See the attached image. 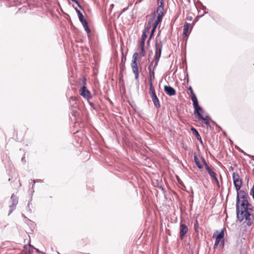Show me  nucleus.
<instances>
[{
	"instance_id": "1",
	"label": "nucleus",
	"mask_w": 254,
	"mask_h": 254,
	"mask_svg": "<svg viewBox=\"0 0 254 254\" xmlns=\"http://www.w3.org/2000/svg\"><path fill=\"white\" fill-rule=\"evenodd\" d=\"M254 209V207L250 202H248L246 206L242 209H240V204H239V210L236 209L237 217L238 220L242 222L245 220V222L247 226L252 225L254 221V215L253 213Z\"/></svg>"
},
{
	"instance_id": "2",
	"label": "nucleus",
	"mask_w": 254,
	"mask_h": 254,
	"mask_svg": "<svg viewBox=\"0 0 254 254\" xmlns=\"http://www.w3.org/2000/svg\"><path fill=\"white\" fill-rule=\"evenodd\" d=\"M138 54L135 52L133 54L132 56V63L131 64V66L132 69V71L135 75V79L137 80L139 76L138 68L137 66V61L138 59Z\"/></svg>"
},
{
	"instance_id": "3",
	"label": "nucleus",
	"mask_w": 254,
	"mask_h": 254,
	"mask_svg": "<svg viewBox=\"0 0 254 254\" xmlns=\"http://www.w3.org/2000/svg\"><path fill=\"white\" fill-rule=\"evenodd\" d=\"M149 93L153 102L155 107L156 108H159L160 107V101L156 95L155 90L151 84H150V87H149Z\"/></svg>"
},
{
	"instance_id": "4",
	"label": "nucleus",
	"mask_w": 254,
	"mask_h": 254,
	"mask_svg": "<svg viewBox=\"0 0 254 254\" xmlns=\"http://www.w3.org/2000/svg\"><path fill=\"white\" fill-rule=\"evenodd\" d=\"M237 198H236V209L239 210V204H240L241 200L249 198L248 193L244 190H237Z\"/></svg>"
},
{
	"instance_id": "5",
	"label": "nucleus",
	"mask_w": 254,
	"mask_h": 254,
	"mask_svg": "<svg viewBox=\"0 0 254 254\" xmlns=\"http://www.w3.org/2000/svg\"><path fill=\"white\" fill-rule=\"evenodd\" d=\"M86 79L84 78L83 79L82 82L83 84V86L80 88L79 90V93L81 96H82L84 98L87 99L89 100V99L91 98L92 95L91 94L89 90L87 89V87L85 86L86 84Z\"/></svg>"
},
{
	"instance_id": "6",
	"label": "nucleus",
	"mask_w": 254,
	"mask_h": 254,
	"mask_svg": "<svg viewBox=\"0 0 254 254\" xmlns=\"http://www.w3.org/2000/svg\"><path fill=\"white\" fill-rule=\"evenodd\" d=\"M234 184L236 190H239L242 185V180L240 179V176L237 172H234L232 175Z\"/></svg>"
},
{
	"instance_id": "7",
	"label": "nucleus",
	"mask_w": 254,
	"mask_h": 254,
	"mask_svg": "<svg viewBox=\"0 0 254 254\" xmlns=\"http://www.w3.org/2000/svg\"><path fill=\"white\" fill-rule=\"evenodd\" d=\"M160 4L158 6L157 8V9L155 11V13H157L158 17H160L161 18H163V16L164 15V3L163 0L161 1Z\"/></svg>"
},
{
	"instance_id": "8",
	"label": "nucleus",
	"mask_w": 254,
	"mask_h": 254,
	"mask_svg": "<svg viewBox=\"0 0 254 254\" xmlns=\"http://www.w3.org/2000/svg\"><path fill=\"white\" fill-rule=\"evenodd\" d=\"M155 54L154 57H161L162 49V42L160 40L158 41L156 40L155 43Z\"/></svg>"
},
{
	"instance_id": "9",
	"label": "nucleus",
	"mask_w": 254,
	"mask_h": 254,
	"mask_svg": "<svg viewBox=\"0 0 254 254\" xmlns=\"http://www.w3.org/2000/svg\"><path fill=\"white\" fill-rule=\"evenodd\" d=\"M164 91L165 93L169 96H173L176 94L175 89L169 85L164 86Z\"/></svg>"
},
{
	"instance_id": "10",
	"label": "nucleus",
	"mask_w": 254,
	"mask_h": 254,
	"mask_svg": "<svg viewBox=\"0 0 254 254\" xmlns=\"http://www.w3.org/2000/svg\"><path fill=\"white\" fill-rule=\"evenodd\" d=\"M162 19H163V18H161L160 17H157V19L155 20V21L154 23L153 27L152 29H151V33L149 36V39H151L152 37L153 36L154 33L156 30V29L158 25L161 22V21H162Z\"/></svg>"
},
{
	"instance_id": "11",
	"label": "nucleus",
	"mask_w": 254,
	"mask_h": 254,
	"mask_svg": "<svg viewBox=\"0 0 254 254\" xmlns=\"http://www.w3.org/2000/svg\"><path fill=\"white\" fill-rule=\"evenodd\" d=\"M188 231V228L187 225L184 224H181L180 226V236L181 238H183Z\"/></svg>"
},
{
	"instance_id": "12",
	"label": "nucleus",
	"mask_w": 254,
	"mask_h": 254,
	"mask_svg": "<svg viewBox=\"0 0 254 254\" xmlns=\"http://www.w3.org/2000/svg\"><path fill=\"white\" fill-rule=\"evenodd\" d=\"M206 170L212 180L215 181L217 183V185L219 186V181L217 177L216 174L213 170H212L210 167H207Z\"/></svg>"
},
{
	"instance_id": "13",
	"label": "nucleus",
	"mask_w": 254,
	"mask_h": 254,
	"mask_svg": "<svg viewBox=\"0 0 254 254\" xmlns=\"http://www.w3.org/2000/svg\"><path fill=\"white\" fill-rule=\"evenodd\" d=\"M225 228L221 229L220 231L216 230L214 233L212 238H224Z\"/></svg>"
},
{
	"instance_id": "14",
	"label": "nucleus",
	"mask_w": 254,
	"mask_h": 254,
	"mask_svg": "<svg viewBox=\"0 0 254 254\" xmlns=\"http://www.w3.org/2000/svg\"><path fill=\"white\" fill-rule=\"evenodd\" d=\"M190 130L192 132V133L196 136L197 139L199 141L200 143L203 145V141L201 139V136L200 135L198 131L193 127H191Z\"/></svg>"
},
{
	"instance_id": "15",
	"label": "nucleus",
	"mask_w": 254,
	"mask_h": 254,
	"mask_svg": "<svg viewBox=\"0 0 254 254\" xmlns=\"http://www.w3.org/2000/svg\"><path fill=\"white\" fill-rule=\"evenodd\" d=\"M194 108V114L198 117L199 114H202L200 112H203L202 108L199 105V103L193 106Z\"/></svg>"
},
{
	"instance_id": "16",
	"label": "nucleus",
	"mask_w": 254,
	"mask_h": 254,
	"mask_svg": "<svg viewBox=\"0 0 254 254\" xmlns=\"http://www.w3.org/2000/svg\"><path fill=\"white\" fill-rule=\"evenodd\" d=\"M153 63V61H152L150 64H152ZM148 69L149 71V87H150V84H151V85H153L152 77L154 78L155 75H154V70H153L152 71L151 70V65H149Z\"/></svg>"
},
{
	"instance_id": "17",
	"label": "nucleus",
	"mask_w": 254,
	"mask_h": 254,
	"mask_svg": "<svg viewBox=\"0 0 254 254\" xmlns=\"http://www.w3.org/2000/svg\"><path fill=\"white\" fill-rule=\"evenodd\" d=\"M224 239H216V241L214 245V248H216L217 246H218L220 249L223 248L224 245Z\"/></svg>"
},
{
	"instance_id": "18",
	"label": "nucleus",
	"mask_w": 254,
	"mask_h": 254,
	"mask_svg": "<svg viewBox=\"0 0 254 254\" xmlns=\"http://www.w3.org/2000/svg\"><path fill=\"white\" fill-rule=\"evenodd\" d=\"M10 201L12 203L10 205L16 207L18 203V197L17 196L12 194L10 197Z\"/></svg>"
},
{
	"instance_id": "19",
	"label": "nucleus",
	"mask_w": 254,
	"mask_h": 254,
	"mask_svg": "<svg viewBox=\"0 0 254 254\" xmlns=\"http://www.w3.org/2000/svg\"><path fill=\"white\" fill-rule=\"evenodd\" d=\"M125 61H126V58L124 59V56L123 55L122 56V60H121V64L120 65V75H121V76L120 78L121 77H123V74H122V72L124 70V69H125Z\"/></svg>"
},
{
	"instance_id": "20",
	"label": "nucleus",
	"mask_w": 254,
	"mask_h": 254,
	"mask_svg": "<svg viewBox=\"0 0 254 254\" xmlns=\"http://www.w3.org/2000/svg\"><path fill=\"white\" fill-rule=\"evenodd\" d=\"M190 26V24L188 23L187 22H186L184 25V29H183V35L185 37H188L189 36V27Z\"/></svg>"
},
{
	"instance_id": "21",
	"label": "nucleus",
	"mask_w": 254,
	"mask_h": 254,
	"mask_svg": "<svg viewBox=\"0 0 254 254\" xmlns=\"http://www.w3.org/2000/svg\"><path fill=\"white\" fill-rule=\"evenodd\" d=\"M197 118L199 120L203 121L207 126H209L210 125V122L208 119L206 117H204L202 114H199V117H198Z\"/></svg>"
},
{
	"instance_id": "22",
	"label": "nucleus",
	"mask_w": 254,
	"mask_h": 254,
	"mask_svg": "<svg viewBox=\"0 0 254 254\" xmlns=\"http://www.w3.org/2000/svg\"><path fill=\"white\" fill-rule=\"evenodd\" d=\"M149 33L148 27H144L142 31L141 40L145 41L147 37V34Z\"/></svg>"
},
{
	"instance_id": "23",
	"label": "nucleus",
	"mask_w": 254,
	"mask_h": 254,
	"mask_svg": "<svg viewBox=\"0 0 254 254\" xmlns=\"http://www.w3.org/2000/svg\"><path fill=\"white\" fill-rule=\"evenodd\" d=\"M155 15V11H154L153 12L152 15L151 17L149 18L148 23L145 25V27H148V31H149L150 28L151 27V23L154 18V16Z\"/></svg>"
},
{
	"instance_id": "24",
	"label": "nucleus",
	"mask_w": 254,
	"mask_h": 254,
	"mask_svg": "<svg viewBox=\"0 0 254 254\" xmlns=\"http://www.w3.org/2000/svg\"><path fill=\"white\" fill-rule=\"evenodd\" d=\"M194 160L196 165L197 166V167L199 169H202L203 168L202 165L200 163V162L198 157H197L196 155L195 154V153H194Z\"/></svg>"
},
{
	"instance_id": "25",
	"label": "nucleus",
	"mask_w": 254,
	"mask_h": 254,
	"mask_svg": "<svg viewBox=\"0 0 254 254\" xmlns=\"http://www.w3.org/2000/svg\"><path fill=\"white\" fill-rule=\"evenodd\" d=\"M85 31L87 33V34H89L91 32L90 29L89 27L88 22L86 20L81 22Z\"/></svg>"
},
{
	"instance_id": "26",
	"label": "nucleus",
	"mask_w": 254,
	"mask_h": 254,
	"mask_svg": "<svg viewBox=\"0 0 254 254\" xmlns=\"http://www.w3.org/2000/svg\"><path fill=\"white\" fill-rule=\"evenodd\" d=\"M190 97L191 100L192 102L193 106L198 103V100L197 99V97H196L195 93L190 95Z\"/></svg>"
},
{
	"instance_id": "27",
	"label": "nucleus",
	"mask_w": 254,
	"mask_h": 254,
	"mask_svg": "<svg viewBox=\"0 0 254 254\" xmlns=\"http://www.w3.org/2000/svg\"><path fill=\"white\" fill-rule=\"evenodd\" d=\"M194 229L195 230V232L197 233L196 237H197L198 238H199V234H198V232H199V225H198V222L197 220H195V222L194 223Z\"/></svg>"
},
{
	"instance_id": "28",
	"label": "nucleus",
	"mask_w": 254,
	"mask_h": 254,
	"mask_svg": "<svg viewBox=\"0 0 254 254\" xmlns=\"http://www.w3.org/2000/svg\"><path fill=\"white\" fill-rule=\"evenodd\" d=\"M249 198H247L245 199L241 200V202H240V209H243L245 206H246L247 204L249 202L248 200Z\"/></svg>"
},
{
	"instance_id": "29",
	"label": "nucleus",
	"mask_w": 254,
	"mask_h": 254,
	"mask_svg": "<svg viewBox=\"0 0 254 254\" xmlns=\"http://www.w3.org/2000/svg\"><path fill=\"white\" fill-rule=\"evenodd\" d=\"M78 16L79 20L81 23L86 20L82 14L81 15L80 14V15H78Z\"/></svg>"
},
{
	"instance_id": "30",
	"label": "nucleus",
	"mask_w": 254,
	"mask_h": 254,
	"mask_svg": "<svg viewBox=\"0 0 254 254\" xmlns=\"http://www.w3.org/2000/svg\"><path fill=\"white\" fill-rule=\"evenodd\" d=\"M201 159H202V163H203V165H204L205 169L206 170L207 168L209 167L208 166L207 162H206V160H205V159L204 158V157H202Z\"/></svg>"
},
{
	"instance_id": "31",
	"label": "nucleus",
	"mask_w": 254,
	"mask_h": 254,
	"mask_svg": "<svg viewBox=\"0 0 254 254\" xmlns=\"http://www.w3.org/2000/svg\"><path fill=\"white\" fill-rule=\"evenodd\" d=\"M9 208L10 209L8 212V215H9L15 208V207L10 205H9Z\"/></svg>"
},
{
	"instance_id": "32",
	"label": "nucleus",
	"mask_w": 254,
	"mask_h": 254,
	"mask_svg": "<svg viewBox=\"0 0 254 254\" xmlns=\"http://www.w3.org/2000/svg\"><path fill=\"white\" fill-rule=\"evenodd\" d=\"M141 56L142 57H144L145 56L146 52H145V48H141Z\"/></svg>"
},
{
	"instance_id": "33",
	"label": "nucleus",
	"mask_w": 254,
	"mask_h": 254,
	"mask_svg": "<svg viewBox=\"0 0 254 254\" xmlns=\"http://www.w3.org/2000/svg\"><path fill=\"white\" fill-rule=\"evenodd\" d=\"M74 2L77 5L80 9H83V7L81 5L79 2L77 0H76Z\"/></svg>"
},
{
	"instance_id": "34",
	"label": "nucleus",
	"mask_w": 254,
	"mask_h": 254,
	"mask_svg": "<svg viewBox=\"0 0 254 254\" xmlns=\"http://www.w3.org/2000/svg\"><path fill=\"white\" fill-rule=\"evenodd\" d=\"M145 41L144 40H141L140 41V47L141 48H144L145 47Z\"/></svg>"
},
{
	"instance_id": "35",
	"label": "nucleus",
	"mask_w": 254,
	"mask_h": 254,
	"mask_svg": "<svg viewBox=\"0 0 254 254\" xmlns=\"http://www.w3.org/2000/svg\"><path fill=\"white\" fill-rule=\"evenodd\" d=\"M188 89L190 91V95L194 94L192 88L191 86H189Z\"/></svg>"
},
{
	"instance_id": "36",
	"label": "nucleus",
	"mask_w": 254,
	"mask_h": 254,
	"mask_svg": "<svg viewBox=\"0 0 254 254\" xmlns=\"http://www.w3.org/2000/svg\"><path fill=\"white\" fill-rule=\"evenodd\" d=\"M236 147L239 151L241 152L242 153H244V154H246V153L242 149H241L240 147H239L238 146H236Z\"/></svg>"
},
{
	"instance_id": "37",
	"label": "nucleus",
	"mask_w": 254,
	"mask_h": 254,
	"mask_svg": "<svg viewBox=\"0 0 254 254\" xmlns=\"http://www.w3.org/2000/svg\"><path fill=\"white\" fill-rule=\"evenodd\" d=\"M75 10H76V12H77V13L78 16V15H80H80H81V14H82V13L81 12V11H80L79 10H78L77 8H75Z\"/></svg>"
},
{
	"instance_id": "38",
	"label": "nucleus",
	"mask_w": 254,
	"mask_h": 254,
	"mask_svg": "<svg viewBox=\"0 0 254 254\" xmlns=\"http://www.w3.org/2000/svg\"><path fill=\"white\" fill-rule=\"evenodd\" d=\"M75 10H76V12H77V13L78 16V15H80H80H81V14H82V13L81 12V11H80L79 10H78L77 8H75Z\"/></svg>"
},
{
	"instance_id": "39",
	"label": "nucleus",
	"mask_w": 254,
	"mask_h": 254,
	"mask_svg": "<svg viewBox=\"0 0 254 254\" xmlns=\"http://www.w3.org/2000/svg\"><path fill=\"white\" fill-rule=\"evenodd\" d=\"M160 57H154V60L155 62L158 63L159 61Z\"/></svg>"
},
{
	"instance_id": "40",
	"label": "nucleus",
	"mask_w": 254,
	"mask_h": 254,
	"mask_svg": "<svg viewBox=\"0 0 254 254\" xmlns=\"http://www.w3.org/2000/svg\"><path fill=\"white\" fill-rule=\"evenodd\" d=\"M198 2H199V3H200V4L201 5V6H202V9H203V10H205V9H206V6H205L204 5H203L202 4V3L200 1H198Z\"/></svg>"
},
{
	"instance_id": "41",
	"label": "nucleus",
	"mask_w": 254,
	"mask_h": 254,
	"mask_svg": "<svg viewBox=\"0 0 254 254\" xmlns=\"http://www.w3.org/2000/svg\"><path fill=\"white\" fill-rule=\"evenodd\" d=\"M31 181L33 182V184L32 185V187H31V189L33 190L34 187V185L36 183V180H31Z\"/></svg>"
},
{
	"instance_id": "42",
	"label": "nucleus",
	"mask_w": 254,
	"mask_h": 254,
	"mask_svg": "<svg viewBox=\"0 0 254 254\" xmlns=\"http://www.w3.org/2000/svg\"><path fill=\"white\" fill-rule=\"evenodd\" d=\"M89 105L92 108H94V104L91 102L88 101Z\"/></svg>"
},
{
	"instance_id": "43",
	"label": "nucleus",
	"mask_w": 254,
	"mask_h": 254,
	"mask_svg": "<svg viewBox=\"0 0 254 254\" xmlns=\"http://www.w3.org/2000/svg\"><path fill=\"white\" fill-rule=\"evenodd\" d=\"M22 216L26 219V221H31V220L27 218L23 214H22Z\"/></svg>"
},
{
	"instance_id": "44",
	"label": "nucleus",
	"mask_w": 254,
	"mask_h": 254,
	"mask_svg": "<svg viewBox=\"0 0 254 254\" xmlns=\"http://www.w3.org/2000/svg\"><path fill=\"white\" fill-rule=\"evenodd\" d=\"M158 64V63H157V62H155V64H154V66H153V70H154V69H155V68H156V67L157 66Z\"/></svg>"
},
{
	"instance_id": "45",
	"label": "nucleus",
	"mask_w": 254,
	"mask_h": 254,
	"mask_svg": "<svg viewBox=\"0 0 254 254\" xmlns=\"http://www.w3.org/2000/svg\"><path fill=\"white\" fill-rule=\"evenodd\" d=\"M70 100H72L73 101H75V97H73V96H71L70 97Z\"/></svg>"
},
{
	"instance_id": "46",
	"label": "nucleus",
	"mask_w": 254,
	"mask_h": 254,
	"mask_svg": "<svg viewBox=\"0 0 254 254\" xmlns=\"http://www.w3.org/2000/svg\"><path fill=\"white\" fill-rule=\"evenodd\" d=\"M75 112H76V111H74V110H72V113H72V114L73 116H75Z\"/></svg>"
},
{
	"instance_id": "47",
	"label": "nucleus",
	"mask_w": 254,
	"mask_h": 254,
	"mask_svg": "<svg viewBox=\"0 0 254 254\" xmlns=\"http://www.w3.org/2000/svg\"><path fill=\"white\" fill-rule=\"evenodd\" d=\"M159 189H161L162 191L164 190V189L162 186H160L159 187Z\"/></svg>"
},
{
	"instance_id": "48",
	"label": "nucleus",
	"mask_w": 254,
	"mask_h": 254,
	"mask_svg": "<svg viewBox=\"0 0 254 254\" xmlns=\"http://www.w3.org/2000/svg\"><path fill=\"white\" fill-rule=\"evenodd\" d=\"M36 182H42V180H36Z\"/></svg>"
},
{
	"instance_id": "49",
	"label": "nucleus",
	"mask_w": 254,
	"mask_h": 254,
	"mask_svg": "<svg viewBox=\"0 0 254 254\" xmlns=\"http://www.w3.org/2000/svg\"><path fill=\"white\" fill-rule=\"evenodd\" d=\"M27 245H25V246H24V248L25 249H27Z\"/></svg>"
},
{
	"instance_id": "50",
	"label": "nucleus",
	"mask_w": 254,
	"mask_h": 254,
	"mask_svg": "<svg viewBox=\"0 0 254 254\" xmlns=\"http://www.w3.org/2000/svg\"><path fill=\"white\" fill-rule=\"evenodd\" d=\"M28 236L29 239H30L31 238V236L29 235H28Z\"/></svg>"
},
{
	"instance_id": "51",
	"label": "nucleus",
	"mask_w": 254,
	"mask_h": 254,
	"mask_svg": "<svg viewBox=\"0 0 254 254\" xmlns=\"http://www.w3.org/2000/svg\"><path fill=\"white\" fill-rule=\"evenodd\" d=\"M192 19V17H190V18L189 20H191Z\"/></svg>"
},
{
	"instance_id": "52",
	"label": "nucleus",
	"mask_w": 254,
	"mask_h": 254,
	"mask_svg": "<svg viewBox=\"0 0 254 254\" xmlns=\"http://www.w3.org/2000/svg\"><path fill=\"white\" fill-rule=\"evenodd\" d=\"M231 170H233V167H231Z\"/></svg>"
},
{
	"instance_id": "53",
	"label": "nucleus",
	"mask_w": 254,
	"mask_h": 254,
	"mask_svg": "<svg viewBox=\"0 0 254 254\" xmlns=\"http://www.w3.org/2000/svg\"><path fill=\"white\" fill-rule=\"evenodd\" d=\"M36 251L38 252H39V251L38 250V249H36Z\"/></svg>"
},
{
	"instance_id": "54",
	"label": "nucleus",
	"mask_w": 254,
	"mask_h": 254,
	"mask_svg": "<svg viewBox=\"0 0 254 254\" xmlns=\"http://www.w3.org/2000/svg\"><path fill=\"white\" fill-rule=\"evenodd\" d=\"M72 1L75 2L76 0H71Z\"/></svg>"
},
{
	"instance_id": "55",
	"label": "nucleus",
	"mask_w": 254,
	"mask_h": 254,
	"mask_svg": "<svg viewBox=\"0 0 254 254\" xmlns=\"http://www.w3.org/2000/svg\"><path fill=\"white\" fill-rule=\"evenodd\" d=\"M31 246V245L30 244H29V247H30Z\"/></svg>"
},
{
	"instance_id": "56",
	"label": "nucleus",
	"mask_w": 254,
	"mask_h": 254,
	"mask_svg": "<svg viewBox=\"0 0 254 254\" xmlns=\"http://www.w3.org/2000/svg\"><path fill=\"white\" fill-rule=\"evenodd\" d=\"M29 205H30V203H28V207L29 206Z\"/></svg>"
},
{
	"instance_id": "57",
	"label": "nucleus",
	"mask_w": 254,
	"mask_h": 254,
	"mask_svg": "<svg viewBox=\"0 0 254 254\" xmlns=\"http://www.w3.org/2000/svg\"><path fill=\"white\" fill-rule=\"evenodd\" d=\"M30 240H31V239H29V241L28 242V243H30Z\"/></svg>"
},
{
	"instance_id": "58",
	"label": "nucleus",
	"mask_w": 254,
	"mask_h": 254,
	"mask_svg": "<svg viewBox=\"0 0 254 254\" xmlns=\"http://www.w3.org/2000/svg\"><path fill=\"white\" fill-rule=\"evenodd\" d=\"M34 192V190H32V192L33 193Z\"/></svg>"
}]
</instances>
